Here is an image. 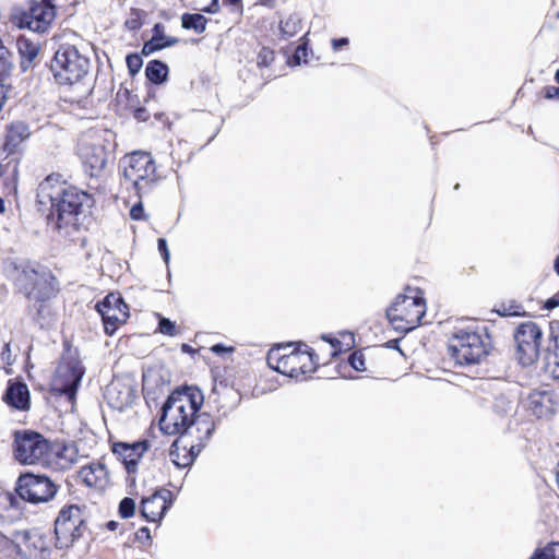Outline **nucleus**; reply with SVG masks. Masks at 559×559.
<instances>
[{
    "label": "nucleus",
    "instance_id": "a19ab883",
    "mask_svg": "<svg viewBox=\"0 0 559 559\" xmlns=\"http://www.w3.org/2000/svg\"><path fill=\"white\" fill-rule=\"evenodd\" d=\"M157 331L167 336H175L179 333L175 322L164 317L159 318Z\"/></svg>",
    "mask_w": 559,
    "mask_h": 559
},
{
    "label": "nucleus",
    "instance_id": "bf43d9fd",
    "mask_svg": "<svg viewBox=\"0 0 559 559\" xmlns=\"http://www.w3.org/2000/svg\"><path fill=\"white\" fill-rule=\"evenodd\" d=\"M136 536L139 538H142V537H145L147 539L151 538L150 536V530L147 527H141L138 532H136Z\"/></svg>",
    "mask_w": 559,
    "mask_h": 559
},
{
    "label": "nucleus",
    "instance_id": "473e14b6",
    "mask_svg": "<svg viewBox=\"0 0 559 559\" xmlns=\"http://www.w3.org/2000/svg\"><path fill=\"white\" fill-rule=\"evenodd\" d=\"M280 31L284 38L297 35L301 31V21L294 15H289L280 23Z\"/></svg>",
    "mask_w": 559,
    "mask_h": 559
},
{
    "label": "nucleus",
    "instance_id": "0eeeda50",
    "mask_svg": "<svg viewBox=\"0 0 559 559\" xmlns=\"http://www.w3.org/2000/svg\"><path fill=\"white\" fill-rule=\"evenodd\" d=\"M122 168L124 185L133 189L139 198L160 179L156 162L148 152L134 151L127 154L122 158Z\"/></svg>",
    "mask_w": 559,
    "mask_h": 559
},
{
    "label": "nucleus",
    "instance_id": "79ce46f5",
    "mask_svg": "<svg viewBox=\"0 0 559 559\" xmlns=\"http://www.w3.org/2000/svg\"><path fill=\"white\" fill-rule=\"evenodd\" d=\"M82 0H57V10L61 9L69 15H73L76 12L78 5Z\"/></svg>",
    "mask_w": 559,
    "mask_h": 559
},
{
    "label": "nucleus",
    "instance_id": "13d9d810",
    "mask_svg": "<svg viewBox=\"0 0 559 559\" xmlns=\"http://www.w3.org/2000/svg\"><path fill=\"white\" fill-rule=\"evenodd\" d=\"M550 376L554 380L559 381V361L550 365Z\"/></svg>",
    "mask_w": 559,
    "mask_h": 559
},
{
    "label": "nucleus",
    "instance_id": "052dcab7",
    "mask_svg": "<svg viewBox=\"0 0 559 559\" xmlns=\"http://www.w3.org/2000/svg\"><path fill=\"white\" fill-rule=\"evenodd\" d=\"M530 559H546L543 555V549H537Z\"/></svg>",
    "mask_w": 559,
    "mask_h": 559
},
{
    "label": "nucleus",
    "instance_id": "3c124183",
    "mask_svg": "<svg viewBox=\"0 0 559 559\" xmlns=\"http://www.w3.org/2000/svg\"><path fill=\"white\" fill-rule=\"evenodd\" d=\"M157 248H158V251L160 252L164 261L168 262V260H169V250H168V247H167L166 239L158 238V240H157Z\"/></svg>",
    "mask_w": 559,
    "mask_h": 559
},
{
    "label": "nucleus",
    "instance_id": "cd10ccee",
    "mask_svg": "<svg viewBox=\"0 0 559 559\" xmlns=\"http://www.w3.org/2000/svg\"><path fill=\"white\" fill-rule=\"evenodd\" d=\"M168 75L169 68L165 62L158 59H154L147 62L145 67V76L151 83L160 85L167 81Z\"/></svg>",
    "mask_w": 559,
    "mask_h": 559
},
{
    "label": "nucleus",
    "instance_id": "ea45409f",
    "mask_svg": "<svg viewBox=\"0 0 559 559\" xmlns=\"http://www.w3.org/2000/svg\"><path fill=\"white\" fill-rule=\"evenodd\" d=\"M118 511L122 519L132 518L135 514V501L130 497L123 498L119 503Z\"/></svg>",
    "mask_w": 559,
    "mask_h": 559
},
{
    "label": "nucleus",
    "instance_id": "58836bf2",
    "mask_svg": "<svg viewBox=\"0 0 559 559\" xmlns=\"http://www.w3.org/2000/svg\"><path fill=\"white\" fill-rule=\"evenodd\" d=\"M129 74L134 76L138 74L143 66V59L140 53H129L126 58Z\"/></svg>",
    "mask_w": 559,
    "mask_h": 559
},
{
    "label": "nucleus",
    "instance_id": "4d7b16f0",
    "mask_svg": "<svg viewBox=\"0 0 559 559\" xmlns=\"http://www.w3.org/2000/svg\"><path fill=\"white\" fill-rule=\"evenodd\" d=\"M225 5H230L235 8L237 11L242 12V0H223Z\"/></svg>",
    "mask_w": 559,
    "mask_h": 559
},
{
    "label": "nucleus",
    "instance_id": "aec40b11",
    "mask_svg": "<svg viewBox=\"0 0 559 559\" xmlns=\"http://www.w3.org/2000/svg\"><path fill=\"white\" fill-rule=\"evenodd\" d=\"M174 503L171 490L160 488L141 501L140 513L147 522H159Z\"/></svg>",
    "mask_w": 559,
    "mask_h": 559
},
{
    "label": "nucleus",
    "instance_id": "423d86ee",
    "mask_svg": "<svg viewBox=\"0 0 559 559\" xmlns=\"http://www.w3.org/2000/svg\"><path fill=\"white\" fill-rule=\"evenodd\" d=\"M226 386L217 393L215 404L219 416L226 417L235 411L242 397L251 399L260 395L257 388V376L243 369L225 370Z\"/></svg>",
    "mask_w": 559,
    "mask_h": 559
},
{
    "label": "nucleus",
    "instance_id": "5fc2aeb1",
    "mask_svg": "<svg viewBox=\"0 0 559 559\" xmlns=\"http://www.w3.org/2000/svg\"><path fill=\"white\" fill-rule=\"evenodd\" d=\"M349 43L348 38L341 37V38H333L331 44L334 51H338L343 47L347 46Z\"/></svg>",
    "mask_w": 559,
    "mask_h": 559
},
{
    "label": "nucleus",
    "instance_id": "dca6fc26",
    "mask_svg": "<svg viewBox=\"0 0 559 559\" xmlns=\"http://www.w3.org/2000/svg\"><path fill=\"white\" fill-rule=\"evenodd\" d=\"M95 310L102 318L104 333L112 336L130 318V307L119 292L107 294L95 305Z\"/></svg>",
    "mask_w": 559,
    "mask_h": 559
},
{
    "label": "nucleus",
    "instance_id": "f257e3e1",
    "mask_svg": "<svg viewBox=\"0 0 559 559\" xmlns=\"http://www.w3.org/2000/svg\"><path fill=\"white\" fill-rule=\"evenodd\" d=\"M36 202L40 209L47 207V225L64 237L87 230L93 221V194L70 183L60 173H51L38 183Z\"/></svg>",
    "mask_w": 559,
    "mask_h": 559
},
{
    "label": "nucleus",
    "instance_id": "de8ad7c7",
    "mask_svg": "<svg viewBox=\"0 0 559 559\" xmlns=\"http://www.w3.org/2000/svg\"><path fill=\"white\" fill-rule=\"evenodd\" d=\"M210 350L217 355L231 354L235 352L234 346H226L222 343L215 344L211 346Z\"/></svg>",
    "mask_w": 559,
    "mask_h": 559
},
{
    "label": "nucleus",
    "instance_id": "4c0bfd02",
    "mask_svg": "<svg viewBox=\"0 0 559 559\" xmlns=\"http://www.w3.org/2000/svg\"><path fill=\"white\" fill-rule=\"evenodd\" d=\"M275 60V51L269 47H262L257 55V64L259 68H267Z\"/></svg>",
    "mask_w": 559,
    "mask_h": 559
},
{
    "label": "nucleus",
    "instance_id": "a18cd8bd",
    "mask_svg": "<svg viewBox=\"0 0 559 559\" xmlns=\"http://www.w3.org/2000/svg\"><path fill=\"white\" fill-rule=\"evenodd\" d=\"M543 555L546 559H559V543H550L543 548Z\"/></svg>",
    "mask_w": 559,
    "mask_h": 559
},
{
    "label": "nucleus",
    "instance_id": "603ef678",
    "mask_svg": "<svg viewBox=\"0 0 559 559\" xmlns=\"http://www.w3.org/2000/svg\"><path fill=\"white\" fill-rule=\"evenodd\" d=\"M130 108L133 111L134 118H136L138 120L146 121L150 118V115L145 108H143V107L134 108L132 105H130Z\"/></svg>",
    "mask_w": 559,
    "mask_h": 559
},
{
    "label": "nucleus",
    "instance_id": "f704fd0d",
    "mask_svg": "<svg viewBox=\"0 0 559 559\" xmlns=\"http://www.w3.org/2000/svg\"><path fill=\"white\" fill-rule=\"evenodd\" d=\"M13 55L0 39V78H7L13 70Z\"/></svg>",
    "mask_w": 559,
    "mask_h": 559
},
{
    "label": "nucleus",
    "instance_id": "6ab92c4d",
    "mask_svg": "<svg viewBox=\"0 0 559 559\" xmlns=\"http://www.w3.org/2000/svg\"><path fill=\"white\" fill-rule=\"evenodd\" d=\"M85 373V368L79 359L72 358L59 367L58 378L56 380L60 394L66 395L70 401H73L79 384Z\"/></svg>",
    "mask_w": 559,
    "mask_h": 559
},
{
    "label": "nucleus",
    "instance_id": "393cba45",
    "mask_svg": "<svg viewBox=\"0 0 559 559\" xmlns=\"http://www.w3.org/2000/svg\"><path fill=\"white\" fill-rule=\"evenodd\" d=\"M31 135L29 126L24 121H13L7 126L2 152L14 155L20 152L21 144Z\"/></svg>",
    "mask_w": 559,
    "mask_h": 559
},
{
    "label": "nucleus",
    "instance_id": "c9c22d12",
    "mask_svg": "<svg viewBox=\"0 0 559 559\" xmlns=\"http://www.w3.org/2000/svg\"><path fill=\"white\" fill-rule=\"evenodd\" d=\"M144 16L145 13L143 10L132 8L130 10L129 16L124 21V27L131 32L139 31L143 25Z\"/></svg>",
    "mask_w": 559,
    "mask_h": 559
},
{
    "label": "nucleus",
    "instance_id": "0e129e2a",
    "mask_svg": "<svg viewBox=\"0 0 559 559\" xmlns=\"http://www.w3.org/2000/svg\"><path fill=\"white\" fill-rule=\"evenodd\" d=\"M181 349L183 353H191L192 348L188 344H182Z\"/></svg>",
    "mask_w": 559,
    "mask_h": 559
},
{
    "label": "nucleus",
    "instance_id": "6e6552de",
    "mask_svg": "<svg viewBox=\"0 0 559 559\" xmlns=\"http://www.w3.org/2000/svg\"><path fill=\"white\" fill-rule=\"evenodd\" d=\"M15 284L28 301L51 300L59 293L57 277L46 267L25 264L19 270Z\"/></svg>",
    "mask_w": 559,
    "mask_h": 559
},
{
    "label": "nucleus",
    "instance_id": "09e8293b",
    "mask_svg": "<svg viewBox=\"0 0 559 559\" xmlns=\"http://www.w3.org/2000/svg\"><path fill=\"white\" fill-rule=\"evenodd\" d=\"M201 12L207 13V14H216L221 11V4L219 0H211V2L200 9Z\"/></svg>",
    "mask_w": 559,
    "mask_h": 559
},
{
    "label": "nucleus",
    "instance_id": "ddd939ff",
    "mask_svg": "<svg viewBox=\"0 0 559 559\" xmlns=\"http://www.w3.org/2000/svg\"><path fill=\"white\" fill-rule=\"evenodd\" d=\"M487 347L488 344L479 332L461 329L450 338L448 350L459 365H472L479 362L488 354Z\"/></svg>",
    "mask_w": 559,
    "mask_h": 559
},
{
    "label": "nucleus",
    "instance_id": "4468645a",
    "mask_svg": "<svg viewBox=\"0 0 559 559\" xmlns=\"http://www.w3.org/2000/svg\"><path fill=\"white\" fill-rule=\"evenodd\" d=\"M59 486L48 476L43 474L25 473L16 481L17 496L29 503L38 504L52 500Z\"/></svg>",
    "mask_w": 559,
    "mask_h": 559
},
{
    "label": "nucleus",
    "instance_id": "a211bd4d",
    "mask_svg": "<svg viewBox=\"0 0 559 559\" xmlns=\"http://www.w3.org/2000/svg\"><path fill=\"white\" fill-rule=\"evenodd\" d=\"M151 442L147 439L129 443L123 441H111L112 454L122 463L128 474H136L139 463L143 455L150 450Z\"/></svg>",
    "mask_w": 559,
    "mask_h": 559
},
{
    "label": "nucleus",
    "instance_id": "b1692460",
    "mask_svg": "<svg viewBox=\"0 0 559 559\" xmlns=\"http://www.w3.org/2000/svg\"><path fill=\"white\" fill-rule=\"evenodd\" d=\"M557 402L552 391L533 390L527 396V409L537 418H544L556 412Z\"/></svg>",
    "mask_w": 559,
    "mask_h": 559
},
{
    "label": "nucleus",
    "instance_id": "6e6d98bb",
    "mask_svg": "<svg viewBox=\"0 0 559 559\" xmlns=\"http://www.w3.org/2000/svg\"><path fill=\"white\" fill-rule=\"evenodd\" d=\"M135 97L136 96L133 95L128 88L119 90V92L117 93V98L119 102H121L122 99L131 102Z\"/></svg>",
    "mask_w": 559,
    "mask_h": 559
},
{
    "label": "nucleus",
    "instance_id": "c756f323",
    "mask_svg": "<svg viewBox=\"0 0 559 559\" xmlns=\"http://www.w3.org/2000/svg\"><path fill=\"white\" fill-rule=\"evenodd\" d=\"M207 22L209 20L201 13H183L181 15V27L197 34L205 32Z\"/></svg>",
    "mask_w": 559,
    "mask_h": 559
},
{
    "label": "nucleus",
    "instance_id": "1a4fd4ad",
    "mask_svg": "<svg viewBox=\"0 0 559 559\" xmlns=\"http://www.w3.org/2000/svg\"><path fill=\"white\" fill-rule=\"evenodd\" d=\"M84 509V506L69 503L59 510L53 522L56 549L69 550L83 537L87 530Z\"/></svg>",
    "mask_w": 559,
    "mask_h": 559
},
{
    "label": "nucleus",
    "instance_id": "f03ea898",
    "mask_svg": "<svg viewBox=\"0 0 559 559\" xmlns=\"http://www.w3.org/2000/svg\"><path fill=\"white\" fill-rule=\"evenodd\" d=\"M203 403L201 391L194 386H182L171 392L162 408L159 428L166 435L181 433L199 414Z\"/></svg>",
    "mask_w": 559,
    "mask_h": 559
},
{
    "label": "nucleus",
    "instance_id": "c03bdc74",
    "mask_svg": "<svg viewBox=\"0 0 559 559\" xmlns=\"http://www.w3.org/2000/svg\"><path fill=\"white\" fill-rule=\"evenodd\" d=\"M307 55H308L307 44L299 45L293 55L294 64H300L301 61L307 62L308 61Z\"/></svg>",
    "mask_w": 559,
    "mask_h": 559
},
{
    "label": "nucleus",
    "instance_id": "7ed1b4c3",
    "mask_svg": "<svg viewBox=\"0 0 559 559\" xmlns=\"http://www.w3.org/2000/svg\"><path fill=\"white\" fill-rule=\"evenodd\" d=\"M266 361L273 370L296 380H306L314 372L309 346L304 342L274 345Z\"/></svg>",
    "mask_w": 559,
    "mask_h": 559
},
{
    "label": "nucleus",
    "instance_id": "7c9ffc66",
    "mask_svg": "<svg viewBox=\"0 0 559 559\" xmlns=\"http://www.w3.org/2000/svg\"><path fill=\"white\" fill-rule=\"evenodd\" d=\"M16 47L22 58V63H24V61H26L27 63H32L39 52L38 46L25 36L17 37Z\"/></svg>",
    "mask_w": 559,
    "mask_h": 559
},
{
    "label": "nucleus",
    "instance_id": "412c9836",
    "mask_svg": "<svg viewBox=\"0 0 559 559\" xmlns=\"http://www.w3.org/2000/svg\"><path fill=\"white\" fill-rule=\"evenodd\" d=\"M216 428L214 417L209 413H199L181 433L192 440L202 450L209 444Z\"/></svg>",
    "mask_w": 559,
    "mask_h": 559
},
{
    "label": "nucleus",
    "instance_id": "5701e85b",
    "mask_svg": "<svg viewBox=\"0 0 559 559\" xmlns=\"http://www.w3.org/2000/svg\"><path fill=\"white\" fill-rule=\"evenodd\" d=\"M2 401L11 408L27 412L31 408V393L26 383L10 379L2 395Z\"/></svg>",
    "mask_w": 559,
    "mask_h": 559
},
{
    "label": "nucleus",
    "instance_id": "49530a36",
    "mask_svg": "<svg viewBox=\"0 0 559 559\" xmlns=\"http://www.w3.org/2000/svg\"><path fill=\"white\" fill-rule=\"evenodd\" d=\"M540 95L548 100L559 98V87L554 85L544 86L540 91Z\"/></svg>",
    "mask_w": 559,
    "mask_h": 559
},
{
    "label": "nucleus",
    "instance_id": "864d4df0",
    "mask_svg": "<svg viewBox=\"0 0 559 559\" xmlns=\"http://www.w3.org/2000/svg\"><path fill=\"white\" fill-rule=\"evenodd\" d=\"M557 307H559V292L548 298L544 304V308L547 310H552Z\"/></svg>",
    "mask_w": 559,
    "mask_h": 559
},
{
    "label": "nucleus",
    "instance_id": "f8f14e48",
    "mask_svg": "<svg viewBox=\"0 0 559 559\" xmlns=\"http://www.w3.org/2000/svg\"><path fill=\"white\" fill-rule=\"evenodd\" d=\"M106 134V132L90 130L79 140L78 155L91 177H98L107 165L110 140Z\"/></svg>",
    "mask_w": 559,
    "mask_h": 559
},
{
    "label": "nucleus",
    "instance_id": "37998d69",
    "mask_svg": "<svg viewBox=\"0 0 559 559\" xmlns=\"http://www.w3.org/2000/svg\"><path fill=\"white\" fill-rule=\"evenodd\" d=\"M165 49L162 44H158L155 38H152L146 40L143 44L141 55L143 56H150L156 51Z\"/></svg>",
    "mask_w": 559,
    "mask_h": 559
},
{
    "label": "nucleus",
    "instance_id": "8fccbe9b",
    "mask_svg": "<svg viewBox=\"0 0 559 559\" xmlns=\"http://www.w3.org/2000/svg\"><path fill=\"white\" fill-rule=\"evenodd\" d=\"M130 216L132 219L140 221L144 217V209L142 203L134 204L130 210Z\"/></svg>",
    "mask_w": 559,
    "mask_h": 559
},
{
    "label": "nucleus",
    "instance_id": "9b49d317",
    "mask_svg": "<svg viewBox=\"0 0 559 559\" xmlns=\"http://www.w3.org/2000/svg\"><path fill=\"white\" fill-rule=\"evenodd\" d=\"M12 450L21 464H46L50 460L51 443L38 431L22 429L13 433Z\"/></svg>",
    "mask_w": 559,
    "mask_h": 559
},
{
    "label": "nucleus",
    "instance_id": "69168bd1",
    "mask_svg": "<svg viewBox=\"0 0 559 559\" xmlns=\"http://www.w3.org/2000/svg\"><path fill=\"white\" fill-rule=\"evenodd\" d=\"M5 212V203H4V200L2 198H0V213H4Z\"/></svg>",
    "mask_w": 559,
    "mask_h": 559
},
{
    "label": "nucleus",
    "instance_id": "a878e982",
    "mask_svg": "<svg viewBox=\"0 0 559 559\" xmlns=\"http://www.w3.org/2000/svg\"><path fill=\"white\" fill-rule=\"evenodd\" d=\"M134 391L129 384L126 383H111L107 386L105 399L107 404L119 412H122L134 402Z\"/></svg>",
    "mask_w": 559,
    "mask_h": 559
},
{
    "label": "nucleus",
    "instance_id": "20e7f679",
    "mask_svg": "<svg viewBox=\"0 0 559 559\" xmlns=\"http://www.w3.org/2000/svg\"><path fill=\"white\" fill-rule=\"evenodd\" d=\"M57 17V0H28L24 4L13 5L9 22L19 29L48 34Z\"/></svg>",
    "mask_w": 559,
    "mask_h": 559
},
{
    "label": "nucleus",
    "instance_id": "bb28decb",
    "mask_svg": "<svg viewBox=\"0 0 559 559\" xmlns=\"http://www.w3.org/2000/svg\"><path fill=\"white\" fill-rule=\"evenodd\" d=\"M81 481L94 489H105L109 483L108 471L106 466L99 462H92L82 466L79 471Z\"/></svg>",
    "mask_w": 559,
    "mask_h": 559
},
{
    "label": "nucleus",
    "instance_id": "338daca9",
    "mask_svg": "<svg viewBox=\"0 0 559 559\" xmlns=\"http://www.w3.org/2000/svg\"><path fill=\"white\" fill-rule=\"evenodd\" d=\"M555 80L557 83H559V69L555 73Z\"/></svg>",
    "mask_w": 559,
    "mask_h": 559
},
{
    "label": "nucleus",
    "instance_id": "f3484780",
    "mask_svg": "<svg viewBox=\"0 0 559 559\" xmlns=\"http://www.w3.org/2000/svg\"><path fill=\"white\" fill-rule=\"evenodd\" d=\"M343 341L336 337L322 336V342L318 343L316 347L309 346V353L312 356L314 362V371L320 366H325L331 362L332 358L338 356L346 349H349L354 345L353 333H342Z\"/></svg>",
    "mask_w": 559,
    "mask_h": 559
},
{
    "label": "nucleus",
    "instance_id": "e2e57ef3",
    "mask_svg": "<svg viewBox=\"0 0 559 559\" xmlns=\"http://www.w3.org/2000/svg\"><path fill=\"white\" fill-rule=\"evenodd\" d=\"M554 269L557 275L559 276V255L555 259Z\"/></svg>",
    "mask_w": 559,
    "mask_h": 559
},
{
    "label": "nucleus",
    "instance_id": "680f3d73",
    "mask_svg": "<svg viewBox=\"0 0 559 559\" xmlns=\"http://www.w3.org/2000/svg\"><path fill=\"white\" fill-rule=\"evenodd\" d=\"M106 527L109 531H116L117 527H118V523L116 521H109V522L106 523Z\"/></svg>",
    "mask_w": 559,
    "mask_h": 559
},
{
    "label": "nucleus",
    "instance_id": "4be33fe9",
    "mask_svg": "<svg viewBox=\"0 0 559 559\" xmlns=\"http://www.w3.org/2000/svg\"><path fill=\"white\" fill-rule=\"evenodd\" d=\"M177 435V439L170 445L169 457L179 468L190 467L202 449L197 447L192 440L187 439L182 433Z\"/></svg>",
    "mask_w": 559,
    "mask_h": 559
},
{
    "label": "nucleus",
    "instance_id": "39448f33",
    "mask_svg": "<svg viewBox=\"0 0 559 559\" xmlns=\"http://www.w3.org/2000/svg\"><path fill=\"white\" fill-rule=\"evenodd\" d=\"M426 310L424 292L407 286L386 309V318L395 331L406 333L420 325Z\"/></svg>",
    "mask_w": 559,
    "mask_h": 559
},
{
    "label": "nucleus",
    "instance_id": "72a5a7b5",
    "mask_svg": "<svg viewBox=\"0 0 559 559\" xmlns=\"http://www.w3.org/2000/svg\"><path fill=\"white\" fill-rule=\"evenodd\" d=\"M152 38H155L158 44L164 48L173 47L179 44L178 37L165 35V26L162 23H156L152 28Z\"/></svg>",
    "mask_w": 559,
    "mask_h": 559
},
{
    "label": "nucleus",
    "instance_id": "2f4dec72",
    "mask_svg": "<svg viewBox=\"0 0 559 559\" xmlns=\"http://www.w3.org/2000/svg\"><path fill=\"white\" fill-rule=\"evenodd\" d=\"M347 366H349L353 371H366L367 367L364 352L361 349L354 350L352 354H349L346 361L341 362L338 365L340 372L344 377H353L350 372H348L347 374L342 372V369H345Z\"/></svg>",
    "mask_w": 559,
    "mask_h": 559
},
{
    "label": "nucleus",
    "instance_id": "9d476101",
    "mask_svg": "<svg viewBox=\"0 0 559 559\" xmlns=\"http://www.w3.org/2000/svg\"><path fill=\"white\" fill-rule=\"evenodd\" d=\"M90 60L69 44L61 45L51 60L50 70L58 84L72 85L88 73Z\"/></svg>",
    "mask_w": 559,
    "mask_h": 559
},
{
    "label": "nucleus",
    "instance_id": "c85d7f7f",
    "mask_svg": "<svg viewBox=\"0 0 559 559\" xmlns=\"http://www.w3.org/2000/svg\"><path fill=\"white\" fill-rule=\"evenodd\" d=\"M492 312L497 313L499 317H525L526 311L521 301L516 299H507L497 302Z\"/></svg>",
    "mask_w": 559,
    "mask_h": 559
},
{
    "label": "nucleus",
    "instance_id": "e433bc0d",
    "mask_svg": "<svg viewBox=\"0 0 559 559\" xmlns=\"http://www.w3.org/2000/svg\"><path fill=\"white\" fill-rule=\"evenodd\" d=\"M50 300L44 301H32L33 307L35 309V313L33 316L34 320L37 322H43L52 316V310L49 305Z\"/></svg>",
    "mask_w": 559,
    "mask_h": 559
},
{
    "label": "nucleus",
    "instance_id": "2eb2a0df",
    "mask_svg": "<svg viewBox=\"0 0 559 559\" xmlns=\"http://www.w3.org/2000/svg\"><path fill=\"white\" fill-rule=\"evenodd\" d=\"M542 336L540 328L533 321L522 322L516 326L513 334L515 357L522 366H532L538 360Z\"/></svg>",
    "mask_w": 559,
    "mask_h": 559
}]
</instances>
